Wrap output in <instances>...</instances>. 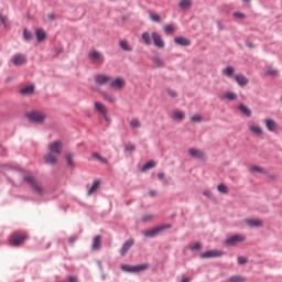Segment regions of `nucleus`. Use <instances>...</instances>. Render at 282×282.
I'll return each instance as SVG.
<instances>
[{"instance_id": "473e14b6", "label": "nucleus", "mask_w": 282, "mask_h": 282, "mask_svg": "<svg viewBox=\"0 0 282 282\" xmlns=\"http://www.w3.org/2000/svg\"><path fill=\"white\" fill-rule=\"evenodd\" d=\"M223 100H237V94H235V93H226L223 96Z\"/></svg>"}, {"instance_id": "dca6fc26", "label": "nucleus", "mask_w": 282, "mask_h": 282, "mask_svg": "<svg viewBox=\"0 0 282 282\" xmlns=\"http://www.w3.org/2000/svg\"><path fill=\"white\" fill-rule=\"evenodd\" d=\"M132 247H133V240L126 241L120 250L121 257H124L127 254V252H129V250H131Z\"/></svg>"}, {"instance_id": "4468645a", "label": "nucleus", "mask_w": 282, "mask_h": 282, "mask_svg": "<svg viewBox=\"0 0 282 282\" xmlns=\"http://www.w3.org/2000/svg\"><path fill=\"white\" fill-rule=\"evenodd\" d=\"M152 40H153V43L156 47H164V40H162V35H160V33L158 32H153L152 33Z\"/></svg>"}, {"instance_id": "680f3d73", "label": "nucleus", "mask_w": 282, "mask_h": 282, "mask_svg": "<svg viewBox=\"0 0 282 282\" xmlns=\"http://www.w3.org/2000/svg\"><path fill=\"white\" fill-rule=\"evenodd\" d=\"M181 282H191V280L188 278H186V276H183Z\"/></svg>"}, {"instance_id": "49530a36", "label": "nucleus", "mask_w": 282, "mask_h": 282, "mask_svg": "<svg viewBox=\"0 0 282 282\" xmlns=\"http://www.w3.org/2000/svg\"><path fill=\"white\" fill-rule=\"evenodd\" d=\"M267 180L269 182H276V180H279V175L274 173L268 174Z\"/></svg>"}, {"instance_id": "e433bc0d", "label": "nucleus", "mask_w": 282, "mask_h": 282, "mask_svg": "<svg viewBox=\"0 0 282 282\" xmlns=\"http://www.w3.org/2000/svg\"><path fill=\"white\" fill-rule=\"evenodd\" d=\"M96 109H97L98 113H102L105 120L107 122H109V117H107V108H105V107H97Z\"/></svg>"}, {"instance_id": "c85d7f7f", "label": "nucleus", "mask_w": 282, "mask_h": 282, "mask_svg": "<svg viewBox=\"0 0 282 282\" xmlns=\"http://www.w3.org/2000/svg\"><path fill=\"white\" fill-rule=\"evenodd\" d=\"M100 188V181H95L91 187L88 189V195H94Z\"/></svg>"}, {"instance_id": "a211bd4d", "label": "nucleus", "mask_w": 282, "mask_h": 282, "mask_svg": "<svg viewBox=\"0 0 282 282\" xmlns=\"http://www.w3.org/2000/svg\"><path fill=\"white\" fill-rule=\"evenodd\" d=\"M174 43H176V45H182L184 47H188V45H191V40H188L184 36H177L174 39Z\"/></svg>"}, {"instance_id": "79ce46f5", "label": "nucleus", "mask_w": 282, "mask_h": 282, "mask_svg": "<svg viewBox=\"0 0 282 282\" xmlns=\"http://www.w3.org/2000/svg\"><path fill=\"white\" fill-rule=\"evenodd\" d=\"M164 32L165 34H173V32H175V26H173L172 24H167L164 26Z\"/></svg>"}, {"instance_id": "052dcab7", "label": "nucleus", "mask_w": 282, "mask_h": 282, "mask_svg": "<svg viewBox=\"0 0 282 282\" xmlns=\"http://www.w3.org/2000/svg\"><path fill=\"white\" fill-rule=\"evenodd\" d=\"M50 21H54L56 19V15L54 13L48 14Z\"/></svg>"}, {"instance_id": "58836bf2", "label": "nucleus", "mask_w": 282, "mask_h": 282, "mask_svg": "<svg viewBox=\"0 0 282 282\" xmlns=\"http://www.w3.org/2000/svg\"><path fill=\"white\" fill-rule=\"evenodd\" d=\"M191 122H202V120H204V117H202V115L199 113H196V115H193L191 118H189Z\"/></svg>"}, {"instance_id": "cd10ccee", "label": "nucleus", "mask_w": 282, "mask_h": 282, "mask_svg": "<svg viewBox=\"0 0 282 282\" xmlns=\"http://www.w3.org/2000/svg\"><path fill=\"white\" fill-rule=\"evenodd\" d=\"M151 39H153V36L151 35L150 32H143L142 33V40L145 43V45H151V43H152Z\"/></svg>"}, {"instance_id": "b1692460", "label": "nucleus", "mask_w": 282, "mask_h": 282, "mask_svg": "<svg viewBox=\"0 0 282 282\" xmlns=\"http://www.w3.org/2000/svg\"><path fill=\"white\" fill-rule=\"evenodd\" d=\"M25 63V55L23 54H18L13 56V64L14 65H23Z\"/></svg>"}, {"instance_id": "c756f323", "label": "nucleus", "mask_w": 282, "mask_h": 282, "mask_svg": "<svg viewBox=\"0 0 282 282\" xmlns=\"http://www.w3.org/2000/svg\"><path fill=\"white\" fill-rule=\"evenodd\" d=\"M178 6L182 8V10H188L191 9V6H193V2L191 0H181Z\"/></svg>"}, {"instance_id": "423d86ee", "label": "nucleus", "mask_w": 282, "mask_h": 282, "mask_svg": "<svg viewBox=\"0 0 282 282\" xmlns=\"http://www.w3.org/2000/svg\"><path fill=\"white\" fill-rule=\"evenodd\" d=\"M24 241H28V235H25V234H13L11 236L10 243H11V246L18 247V246H22V243Z\"/></svg>"}, {"instance_id": "2eb2a0df", "label": "nucleus", "mask_w": 282, "mask_h": 282, "mask_svg": "<svg viewBox=\"0 0 282 282\" xmlns=\"http://www.w3.org/2000/svg\"><path fill=\"white\" fill-rule=\"evenodd\" d=\"M245 224L250 228H261L263 226V220L261 219H246Z\"/></svg>"}, {"instance_id": "9d476101", "label": "nucleus", "mask_w": 282, "mask_h": 282, "mask_svg": "<svg viewBox=\"0 0 282 282\" xmlns=\"http://www.w3.org/2000/svg\"><path fill=\"white\" fill-rule=\"evenodd\" d=\"M48 151L51 153H55L56 155H61L63 153V142L54 141L53 143L48 144Z\"/></svg>"}, {"instance_id": "aec40b11", "label": "nucleus", "mask_w": 282, "mask_h": 282, "mask_svg": "<svg viewBox=\"0 0 282 282\" xmlns=\"http://www.w3.org/2000/svg\"><path fill=\"white\" fill-rule=\"evenodd\" d=\"M45 163L46 164H56L58 162V160L56 159V155H54V153L50 152L48 154H46L44 156Z\"/></svg>"}, {"instance_id": "20e7f679", "label": "nucleus", "mask_w": 282, "mask_h": 282, "mask_svg": "<svg viewBox=\"0 0 282 282\" xmlns=\"http://www.w3.org/2000/svg\"><path fill=\"white\" fill-rule=\"evenodd\" d=\"M127 85V80L122 77H117L116 79L111 78L110 80V89L113 91H122Z\"/></svg>"}, {"instance_id": "f257e3e1", "label": "nucleus", "mask_w": 282, "mask_h": 282, "mask_svg": "<svg viewBox=\"0 0 282 282\" xmlns=\"http://www.w3.org/2000/svg\"><path fill=\"white\" fill-rule=\"evenodd\" d=\"M23 180L24 182L30 184V186L32 187L34 193H36V195H43V193H45V188H43V185H41L34 176L25 175Z\"/></svg>"}, {"instance_id": "ddd939ff", "label": "nucleus", "mask_w": 282, "mask_h": 282, "mask_svg": "<svg viewBox=\"0 0 282 282\" xmlns=\"http://www.w3.org/2000/svg\"><path fill=\"white\" fill-rule=\"evenodd\" d=\"M170 118H172V120H175L176 122H182V120L186 118V113H184V111L182 110H174L170 113Z\"/></svg>"}, {"instance_id": "69168bd1", "label": "nucleus", "mask_w": 282, "mask_h": 282, "mask_svg": "<svg viewBox=\"0 0 282 282\" xmlns=\"http://www.w3.org/2000/svg\"><path fill=\"white\" fill-rule=\"evenodd\" d=\"M3 151H6V149H3V147L0 145V155H3Z\"/></svg>"}, {"instance_id": "5701e85b", "label": "nucleus", "mask_w": 282, "mask_h": 282, "mask_svg": "<svg viewBox=\"0 0 282 282\" xmlns=\"http://www.w3.org/2000/svg\"><path fill=\"white\" fill-rule=\"evenodd\" d=\"M249 131H251L256 135H263V130L259 127V124L249 126Z\"/></svg>"}, {"instance_id": "7c9ffc66", "label": "nucleus", "mask_w": 282, "mask_h": 282, "mask_svg": "<svg viewBox=\"0 0 282 282\" xmlns=\"http://www.w3.org/2000/svg\"><path fill=\"white\" fill-rule=\"evenodd\" d=\"M156 163L155 161H149L147 164H144L141 169V171H149L150 169H155Z\"/></svg>"}, {"instance_id": "f03ea898", "label": "nucleus", "mask_w": 282, "mask_h": 282, "mask_svg": "<svg viewBox=\"0 0 282 282\" xmlns=\"http://www.w3.org/2000/svg\"><path fill=\"white\" fill-rule=\"evenodd\" d=\"M29 122H35L36 124H43L45 122V118H47V115L41 111H31L25 115Z\"/></svg>"}, {"instance_id": "bb28decb", "label": "nucleus", "mask_w": 282, "mask_h": 282, "mask_svg": "<svg viewBox=\"0 0 282 282\" xmlns=\"http://www.w3.org/2000/svg\"><path fill=\"white\" fill-rule=\"evenodd\" d=\"M120 47L123 52H133V46L129 45V42L126 40L120 41Z\"/></svg>"}, {"instance_id": "393cba45", "label": "nucleus", "mask_w": 282, "mask_h": 282, "mask_svg": "<svg viewBox=\"0 0 282 282\" xmlns=\"http://www.w3.org/2000/svg\"><path fill=\"white\" fill-rule=\"evenodd\" d=\"M265 127L268 131H276V122L272 119H265Z\"/></svg>"}, {"instance_id": "ea45409f", "label": "nucleus", "mask_w": 282, "mask_h": 282, "mask_svg": "<svg viewBox=\"0 0 282 282\" xmlns=\"http://www.w3.org/2000/svg\"><path fill=\"white\" fill-rule=\"evenodd\" d=\"M267 74H269V76H278L279 70H276V68H273L272 66H268Z\"/></svg>"}, {"instance_id": "39448f33", "label": "nucleus", "mask_w": 282, "mask_h": 282, "mask_svg": "<svg viewBox=\"0 0 282 282\" xmlns=\"http://www.w3.org/2000/svg\"><path fill=\"white\" fill-rule=\"evenodd\" d=\"M121 269L123 270V272H144V270H149V264H122Z\"/></svg>"}, {"instance_id": "a18cd8bd", "label": "nucleus", "mask_w": 282, "mask_h": 282, "mask_svg": "<svg viewBox=\"0 0 282 282\" xmlns=\"http://www.w3.org/2000/svg\"><path fill=\"white\" fill-rule=\"evenodd\" d=\"M153 63L156 65V67H164V61H162L160 57H154Z\"/></svg>"}, {"instance_id": "9b49d317", "label": "nucleus", "mask_w": 282, "mask_h": 282, "mask_svg": "<svg viewBox=\"0 0 282 282\" xmlns=\"http://www.w3.org/2000/svg\"><path fill=\"white\" fill-rule=\"evenodd\" d=\"M95 83L101 86L109 85V83L111 84V76L105 74L95 75Z\"/></svg>"}, {"instance_id": "09e8293b", "label": "nucleus", "mask_w": 282, "mask_h": 282, "mask_svg": "<svg viewBox=\"0 0 282 282\" xmlns=\"http://www.w3.org/2000/svg\"><path fill=\"white\" fill-rule=\"evenodd\" d=\"M166 93L169 94V96H171V98L177 97V91H175V89H173V88H167Z\"/></svg>"}, {"instance_id": "6e6552de", "label": "nucleus", "mask_w": 282, "mask_h": 282, "mask_svg": "<svg viewBox=\"0 0 282 282\" xmlns=\"http://www.w3.org/2000/svg\"><path fill=\"white\" fill-rule=\"evenodd\" d=\"M166 228H171V225H162L159 227H154L152 229H148L143 232L144 237H155L162 232V230H166Z\"/></svg>"}, {"instance_id": "412c9836", "label": "nucleus", "mask_w": 282, "mask_h": 282, "mask_svg": "<svg viewBox=\"0 0 282 282\" xmlns=\"http://www.w3.org/2000/svg\"><path fill=\"white\" fill-rule=\"evenodd\" d=\"M35 35H36L39 43H43V41H45V39H47V34L45 33V30H43V29H37L35 31Z\"/></svg>"}, {"instance_id": "72a5a7b5", "label": "nucleus", "mask_w": 282, "mask_h": 282, "mask_svg": "<svg viewBox=\"0 0 282 282\" xmlns=\"http://www.w3.org/2000/svg\"><path fill=\"white\" fill-rule=\"evenodd\" d=\"M228 282H246V278L241 275H234L228 279Z\"/></svg>"}, {"instance_id": "6e6d98bb", "label": "nucleus", "mask_w": 282, "mask_h": 282, "mask_svg": "<svg viewBox=\"0 0 282 282\" xmlns=\"http://www.w3.org/2000/svg\"><path fill=\"white\" fill-rule=\"evenodd\" d=\"M124 149H126V151H135V145H133V144H127L126 147H124Z\"/></svg>"}, {"instance_id": "2f4dec72", "label": "nucleus", "mask_w": 282, "mask_h": 282, "mask_svg": "<svg viewBox=\"0 0 282 282\" xmlns=\"http://www.w3.org/2000/svg\"><path fill=\"white\" fill-rule=\"evenodd\" d=\"M239 111L240 113H243V116H246L247 118H250V116H252V110H250V108L248 107H239Z\"/></svg>"}, {"instance_id": "774afa93", "label": "nucleus", "mask_w": 282, "mask_h": 282, "mask_svg": "<svg viewBox=\"0 0 282 282\" xmlns=\"http://www.w3.org/2000/svg\"><path fill=\"white\" fill-rule=\"evenodd\" d=\"M163 184L166 186L169 185V181L167 180H163Z\"/></svg>"}, {"instance_id": "bf43d9fd", "label": "nucleus", "mask_w": 282, "mask_h": 282, "mask_svg": "<svg viewBox=\"0 0 282 282\" xmlns=\"http://www.w3.org/2000/svg\"><path fill=\"white\" fill-rule=\"evenodd\" d=\"M68 282H78V278L76 276H69Z\"/></svg>"}, {"instance_id": "8fccbe9b", "label": "nucleus", "mask_w": 282, "mask_h": 282, "mask_svg": "<svg viewBox=\"0 0 282 282\" xmlns=\"http://www.w3.org/2000/svg\"><path fill=\"white\" fill-rule=\"evenodd\" d=\"M239 265H246L248 263V259L246 257H238Z\"/></svg>"}, {"instance_id": "4c0bfd02", "label": "nucleus", "mask_w": 282, "mask_h": 282, "mask_svg": "<svg viewBox=\"0 0 282 282\" xmlns=\"http://www.w3.org/2000/svg\"><path fill=\"white\" fill-rule=\"evenodd\" d=\"M217 191H218V193L226 195L228 193V186H226L225 184H219L217 186Z\"/></svg>"}, {"instance_id": "e2e57ef3", "label": "nucleus", "mask_w": 282, "mask_h": 282, "mask_svg": "<svg viewBox=\"0 0 282 282\" xmlns=\"http://www.w3.org/2000/svg\"><path fill=\"white\" fill-rule=\"evenodd\" d=\"M158 177H159V180H164V173H162V172L159 173V174H158Z\"/></svg>"}, {"instance_id": "f704fd0d", "label": "nucleus", "mask_w": 282, "mask_h": 282, "mask_svg": "<svg viewBox=\"0 0 282 282\" xmlns=\"http://www.w3.org/2000/svg\"><path fill=\"white\" fill-rule=\"evenodd\" d=\"M153 214H144L141 216V221H143V224H147V221H153Z\"/></svg>"}, {"instance_id": "4d7b16f0", "label": "nucleus", "mask_w": 282, "mask_h": 282, "mask_svg": "<svg viewBox=\"0 0 282 282\" xmlns=\"http://www.w3.org/2000/svg\"><path fill=\"white\" fill-rule=\"evenodd\" d=\"M203 195H205V197H213V192H210L209 189H206L203 192Z\"/></svg>"}, {"instance_id": "f8f14e48", "label": "nucleus", "mask_w": 282, "mask_h": 282, "mask_svg": "<svg viewBox=\"0 0 282 282\" xmlns=\"http://www.w3.org/2000/svg\"><path fill=\"white\" fill-rule=\"evenodd\" d=\"M188 153L192 158H196L197 160H206V153L197 148H191Z\"/></svg>"}, {"instance_id": "6ab92c4d", "label": "nucleus", "mask_w": 282, "mask_h": 282, "mask_svg": "<svg viewBox=\"0 0 282 282\" xmlns=\"http://www.w3.org/2000/svg\"><path fill=\"white\" fill-rule=\"evenodd\" d=\"M236 78V82L237 84L240 86V87H246V85H248L249 80L247 79L246 76L239 74V75H236L235 76Z\"/></svg>"}, {"instance_id": "a878e982", "label": "nucleus", "mask_w": 282, "mask_h": 282, "mask_svg": "<svg viewBox=\"0 0 282 282\" xmlns=\"http://www.w3.org/2000/svg\"><path fill=\"white\" fill-rule=\"evenodd\" d=\"M102 241L101 236H96L93 240V250H100V243Z\"/></svg>"}, {"instance_id": "c03bdc74", "label": "nucleus", "mask_w": 282, "mask_h": 282, "mask_svg": "<svg viewBox=\"0 0 282 282\" xmlns=\"http://www.w3.org/2000/svg\"><path fill=\"white\" fill-rule=\"evenodd\" d=\"M150 19L151 21H154V23H160L162 18L158 13H150Z\"/></svg>"}, {"instance_id": "13d9d810", "label": "nucleus", "mask_w": 282, "mask_h": 282, "mask_svg": "<svg viewBox=\"0 0 282 282\" xmlns=\"http://www.w3.org/2000/svg\"><path fill=\"white\" fill-rule=\"evenodd\" d=\"M155 195H158V192L155 189H150L149 191V196L150 197H155Z\"/></svg>"}, {"instance_id": "3c124183", "label": "nucleus", "mask_w": 282, "mask_h": 282, "mask_svg": "<svg viewBox=\"0 0 282 282\" xmlns=\"http://www.w3.org/2000/svg\"><path fill=\"white\" fill-rule=\"evenodd\" d=\"M130 124L133 127V129H139L140 121L138 119H133Z\"/></svg>"}, {"instance_id": "338daca9", "label": "nucleus", "mask_w": 282, "mask_h": 282, "mask_svg": "<svg viewBox=\"0 0 282 282\" xmlns=\"http://www.w3.org/2000/svg\"><path fill=\"white\" fill-rule=\"evenodd\" d=\"M95 107H102V104H100V102H95Z\"/></svg>"}, {"instance_id": "0e129e2a", "label": "nucleus", "mask_w": 282, "mask_h": 282, "mask_svg": "<svg viewBox=\"0 0 282 282\" xmlns=\"http://www.w3.org/2000/svg\"><path fill=\"white\" fill-rule=\"evenodd\" d=\"M0 21L6 24V17L0 14Z\"/></svg>"}, {"instance_id": "4be33fe9", "label": "nucleus", "mask_w": 282, "mask_h": 282, "mask_svg": "<svg viewBox=\"0 0 282 282\" xmlns=\"http://www.w3.org/2000/svg\"><path fill=\"white\" fill-rule=\"evenodd\" d=\"M20 94H22V96H30L31 94H34V85L23 87L20 90Z\"/></svg>"}, {"instance_id": "5fc2aeb1", "label": "nucleus", "mask_w": 282, "mask_h": 282, "mask_svg": "<svg viewBox=\"0 0 282 282\" xmlns=\"http://www.w3.org/2000/svg\"><path fill=\"white\" fill-rule=\"evenodd\" d=\"M234 17H235L236 19H246V15H245L243 13H241V12H235V13H234Z\"/></svg>"}, {"instance_id": "f3484780", "label": "nucleus", "mask_w": 282, "mask_h": 282, "mask_svg": "<svg viewBox=\"0 0 282 282\" xmlns=\"http://www.w3.org/2000/svg\"><path fill=\"white\" fill-rule=\"evenodd\" d=\"M250 173H259L260 175H267L268 171L265 170V167L263 166H259V165H251L249 167Z\"/></svg>"}, {"instance_id": "1a4fd4ad", "label": "nucleus", "mask_w": 282, "mask_h": 282, "mask_svg": "<svg viewBox=\"0 0 282 282\" xmlns=\"http://www.w3.org/2000/svg\"><path fill=\"white\" fill-rule=\"evenodd\" d=\"M224 251L214 249V250H208L205 251L200 254V259H215L217 257H224Z\"/></svg>"}, {"instance_id": "7ed1b4c3", "label": "nucleus", "mask_w": 282, "mask_h": 282, "mask_svg": "<svg viewBox=\"0 0 282 282\" xmlns=\"http://www.w3.org/2000/svg\"><path fill=\"white\" fill-rule=\"evenodd\" d=\"M88 61L91 65H102L105 63V56L100 51L93 50L88 53Z\"/></svg>"}, {"instance_id": "c9c22d12", "label": "nucleus", "mask_w": 282, "mask_h": 282, "mask_svg": "<svg viewBox=\"0 0 282 282\" xmlns=\"http://www.w3.org/2000/svg\"><path fill=\"white\" fill-rule=\"evenodd\" d=\"M223 74H225V76H228L230 78V76H232V74H235V67L228 66L227 68H225L223 70Z\"/></svg>"}, {"instance_id": "0eeeda50", "label": "nucleus", "mask_w": 282, "mask_h": 282, "mask_svg": "<svg viewBox=\"0 0 282 282\" xmlns=\"http://www.w3.org/2000/svg\"><path fill=\"white\" fill-rule=\"evenodd\" d=\"M243 241H246V236L241 235V234H236L231 237H229L225 243L226 246H237V243H243Z\"/></svg>"}, {"instance_id": "a19ab883", "label": "nucleus", "mask_w": 282, "mask_h": 282, "mask_svg": "<svg viewBox=\"0 0 282 282\" xmlns=\"http://www.w3.org/2000/svg\"><path fill=\"white\" fill-rule=\"evenodd\" d=\"M104 99L109 102V105H113V102H116V97L111 96V95H107L104 94Z\"/></svg>"}, {"instance_id": "37998d69", "label": "nucleus", "mask_w": 282, "mask_h": 282, "mask_svg": "<svg viewBox=\"0 0 282 282\" xmlns=\"http://www.w3.org/2000/svg\"><path fill=\"white\" fill-rule=\"evenodd\" d=\"M91 155H93V158H94L95 160H98V161L101 162L102 164H107V159L100 156V154H98V153L95 152V153H93Z\"/></svg>"}, {"instance_id": "603ef678", "label": "nucleus", "mask_w": 282, "mask_h": 282, "mask_svg": "<svg viewBox=\"0 0 282 282\" xmlns=\"http://www.w3.org/2000/svg\"><path fill=\"white\" fill-rule=\"evenodd\" d=\"M66 161L68 166H74V161H72V153L66 154Z\"/></svg>"}, {"instance_id": "864d4df0", "label": "nucleus", "mask_w": 282, "mask_h": 282, "mask_svg": "<svg viewBox=\"0 0 282 282\" xmlns=\"http://www.w3.org/2000/svg\"><path fill=\"white\" fill-rule=\"evenodd\" d=\"M191 250H202V242H196L194 246L191 247Z\"/></svg>"}, {"instance_id": "de8ad7c7", "label": "nucleus", "mask_w": 282, "mask_h": 282, "mask_svg": "<svg viewBox=\"0 0 282 282\" xmlns=\"http://www.w3.org/2000/svg\"><path fill=\"white\" fill-rule=\"evenodd\" d=\"M23 36H24L25 41H32V33L30 31H28V29H24Z\"/></svg>"}]
</instances>
